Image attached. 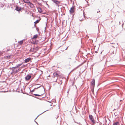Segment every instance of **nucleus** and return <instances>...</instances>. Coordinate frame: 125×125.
Listing matches in <instances>:
<instances>
[{
    "mask_svg": "<svg viewBox=\"0 0 125 125\" xmlns=\"http://www.w3.org/2000/svg\"><path fill=\"white\" fill-rule=\"evenodd\" d=\"M60 72L59 71H56L53 73L52 79L53 82H56L58 77L60 76Z\"/></svg>",
    "mask_w": 125,
    "mask_h": 125,
    "instance_id": "obj_1",
    "label": "nucleus"
},
{
    "mask_svg": "<svg viewBox=\"0 0 125 125\" xmlns=\"http://www.w3.org/2000/svg\"><path fill=\"white\" fill-rule=\"evenodd\" d=\"M85 19L84 15H80L79 17V19L80 21H82Z\"/></svg>",
    "mask_w": 125,
    "mask_h": 125,
    "instance_id": "obj_2",
    "label": "nucleus"
},
{
    "mask_svg": "<svg viewBox=\"0 0 125 125\" xmlns=\"http://www.w3.org/2000/svg\"><path fill=\"white\" fill-rule=\"evenodd\" d=\"M89 118L92 122L94 124L95 123V121L94 119L93 116L91 115H89Z\"/></svg>",
    "mask_w": 125,
    "mask_h": 125,
    "instance_id": "obj_3",
    "label": "nucleus"
},
{
    "mask_svg": "<svg viewBox=\"0 0 125 125\" xmlns=\"http://www.w3.org/2000/svg\"><path fill=\"white\" fill-rule=\"evenodd\" d=\"M38 48L37 47L34 48L32 49H31L30 50V51L34 53L38 50Z\"/></svg>",
    "mask_w": 125,
    "mask_h": 125,
    "instance_id": "obj_4",
    "label": "nucleus"
},
{
    "mask_svg": "<svg viewBox=\"0 0 125 125\" xmlns=\"http://www.w3.org/2000/svg\"><path fill=\"white\" fill-rule=\"evenodd\" d=\"M75 11L74 8L73 7L71 8L69 11L70 13L71 14H72Z\"/></svg>",
    "mask_w": 125,
    "mask_h": 125,
    "instance_id": "obj_5",
    "label": "nucleus"
},
{
    "mask_svg": "<svg viewBox=\"0 0 125 125\" xmlns=\"http://www.w3.org/2000/svg\"><path fill=\"white\" fill-rule=\"evenodd\" d=\"M15 10L18 11H20L21 10V8L18 6H16Z\"/></svg>",
    "mask_w": 125,
    "mask_h": 125,
    "instance_id": "obj_6",
    "label": "nucleus"
},
{
    "mask_svg": "<svg viewBox=\"0 0 125 125\" xmlns=\"http://www.w3.org/2000/svg\"><path fill=\"white\" fill-rule=\"evenodd\" d=\"M52 1L54 3H55L57 5H58L60 3V2L57 0H52Z\"/></svg>",
    "mask_w": 125,
    "mask_h": 125,
    "instance_id": "obj_7",
    "label": "nucleus"
},
{
    "mask_svg": "<svg viewBox=\"0 0 125 125\" xmlns=\"http://www.w3.org/2000/svg\"><path fill=\"white\" fill-rule=\"evenodd\" d=\"M13 68H12V71H13V73H17L19 70V69H16L15 70V69L16 68H13Z\"/></svg>",
    "mask_w": 125,
    "mask_h": 125,
    "instance_id": "obj_8",
    "label": "nucleus"
},
{
    "mask_svg": "<svg viewBox=\"0 0 125 125\" xmlns=\"http://www.w3.org/2000/svg\"><path fill=\"white\" fill-rule=\"evenodd\" d=\"M95 84V81L94 79L92 81L91 83V85L93 86V87H94V85Z\"/></svg>",
    "mask_w": 125,
    "mask_h": 125,
    "instance_id": "obj_9",
    "label": "nucleus"
},
{
    "mask_svg": "<svg viewBox=\"0 0 125 125\" xmlns=\"http://www.w3.org/2000/svg\"><path fill=\"white\" fill-rule=\"evenodd\" d=\"M31 78V76L30 75H28L25 77V79L27 80H28Z\"/></svg>",
    "mask_w": 125,
    "mask_h": 125,
    "instance_id": "obj_10",
    "label": "nucleus"
},
{
    "mask_svg": "<svg viewBox=\"0 0 125 125\" xmlns=\"http://www.w3.org/2000/svg\"><path fill=\"white\" fill-rule=\"evenodd\" d=\"M11 56L9 55L8 56H5L4 58V59H6L9 60L11 58Z\"/></svg>",
    "mask_w": 125,
    "mask_h": 125,
    "instance_id": "obj_11",
    "label": "nucleus"
},
{
    "mask_svg": "<svg viewBox=\"0 0 125 125\" xmlns=\"http://www.w3.org/2000/svg\"><path fill=\"white\" fill-rule=\"evenodd\" d=\"M38 37V34H36L33 36L32 38V39H36Z\"/></svg>",
    "mask_w": 125,
    "mask_h": 125,
    "instance_id": "obj_12",
    "label": "nucleus"
},
{
    "mask_svg": "<svg viewBox=\"0 0 125 125\" xmlns=\"http://www.w3.org/2000/svg\"><path fill=\"white\" fill-rule=\"evenodd\" d=\"M31 59L30 58H29L25 59V62L27 63L29 62Z\"/></svg>",
    "mask_w": 125,
    "mask_h": 125,
    "instance_id": "obj_13",
    "label": "nucleus"
},
{
    "mask_svg": "<svg viewBox=\"0 0 125 125\" xmlns=\"http://www.w3.org/2000/svg\"><path fill=\"white\" fill-rule=\"evenodd\" d=\"M28 4L31 8H32L34 7V5L33 4L31 3L30 2L28 3Z\"/></svg>",
    "mask_w": 125,
    "mask_h": 125,
    "instance_id": "obj_14",
    "label": "nucleus"
},
{
    "mask_svg": "<svg viewBox=\"0 0 125 125\" xmlns=\"http://www.w3.org/2000/svg\"><path fill=\"white\" fill-rule=\"evenodd\" d=\"M24 40H22L18 42V43L20 45H21L23 43V41Z\"/></svg>",
    "mask_w": 125,
    "mask_h": 125,
    "instance_id": "obj_15",
    "label": "nucleus"
},
{
    "mask_svg": "<svg viewBox=\"0 0 125 125\" xmlns=\"http://www.w3.org/2000/svg\"><path fill=\"white\" fill-rule=\"evenodd\" d=\"M25 3H27L28 4L30 2V1L28 0H23Z\"/></svg>",
    "mask_w": 125,
    "mask_h": 125,
    "instance_id": "obj_16",
    "label": "nucleus"
},
{
    "mask_svg": "<svg viewBox=\"0 0 125 125\" xmlns=\"http://www.w3.org/2000/svg\"><path fill=\"white\" fill-rule=\"evenodd\" d=\"M38 11L40 13H41L42 11L41 8L40 7H39L38 8Z\"/></svg>",
    "mask_w": 125,
    "mask_h": 125,
    "instance_id": "obj_17",
    "label": "nucleus"
},
{
    "mask_svg": "<svg viewBox=\"0 0 125 125\" xmlns=\"http://www.w3.org/2000/svg\"><path fill=\"white\" fill-rule=\"evenodd\" d=\"M43 94H41L40 95L37 94H34V95L36 96H41Z\"/></svg>",
    "mask_w": 125,
    "mask_h": 125,
    "instance_id": "obj_18",
    "label": "nucleus"
},
{
    "mask_svg": "<svg viewBox=\"0 0 125 125\" xmlns=\"http://www.w3.org/2000/svg\"><path fill=\"white\" fill-rule=\"evenodd\" d=\"M39 21V20H37V21H36L35 22V25H36V24L38 23Z\"/></svg>",
    "mask_w": 125,
    "mask_h": 125,
    "instance_id": "obj_19",
    "label": "nucleus"
},
{
    "mask_svg": "<svg viewBox=\"0 0 125 125\" xmlns=\"http://www.w3.org/2000/svg\"><path fill=\"white\" fill-rule=\"evenodd\" d=\"M22 64H19L16 67H13V68H17V67H20L21 65Z\"/></svg>",
    "mask_w": 125,
    "mask_h": 125,
    "instance_id": "obj_20",
    "label": "nucleus"
},
{
    "mask_svg": "<svg viewBox=\"0 0 125 125\" xmlns=\"http://www.w3.org/2000/svg\"><path fill=\"white\" fill-rule=\"evenodd\" d=\"M119 123L118 122H116L114 123L113 125H117Z\"/></svg>",
    "mask_w": 125,
    "mask_h": 125,
    "instance_id": "obj_21",
    "label": "nucleus"
},
{
    "mask_svg": "<svg viewBox=\"0 0 125 125\" xmlns=\"http://www.w3.org/2000/svg\"><path fill=\"white\" fill-rule=\"evenodd\" d=\"M36 41H33L31 43L33 44H35L36 43Z\"/></svg>",
    "mask_w": 125,
    "mask_h": 125,
    "instance_id": "obj_22",
    "label": "nucleus"
},
{
    "mask_svg": "<svg viewBox=\"0 0 125 125\" xmlns=\"http://www.w3.org/2000/svg\"><path fill=\"white\" fill-rule=\"evenodd\" d=\"M77 68H75L74 69H73V70H72L71 72H73V71H74V70H75L76 69H77Z\"/></svg>",
    "mask_w": 125,
    "mask_h": 125,
    "instance_id": "obj_23",
    "label": "nucleus"
},
{
    "mask_svg": "<svg viewBox=\"0 0 125 125\" xmlns=\"http://www.w3.org/2000/svg\"><path fill=\"white\" fill-rule=\"evenodd\" d=\"M92 92L93 94H94V92L93 91H92Z\"/></svg>",
    "mask_w": 125,
    "mask_h": 125,
    "instance_id": "obj_24",
    "label": "nucleus"
},
{
    "mask_svg": "<svg viewBox=\"0 0 125 125\" xmlns=\"http://www.w3.org/2000/svg\"><path fill=\"white\" fill-rule=\"evenodd\" d=\"M10 51V50H7V51Z\"/></svg>",
    "mask_w": 125,
    "mask_h": 125,
    "instance_id": "obj_25",
    "label": "nucleus"
}]
</instances>
